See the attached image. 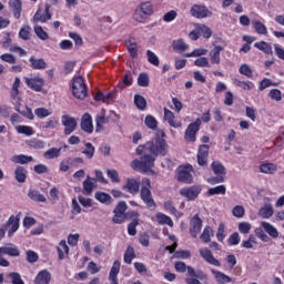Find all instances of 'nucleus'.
<instances>
[{"label":"nucleus","instance_id":"37","mask_svg":"<svg viewBox=\"0 0 284 284\" xmlns=\"http://www.w3.org/2000/svg\"><path fill=\"white\" fill-rule=\"evenodd\" d=\"M262 227L268 236L272 239H278V230H276L270 222H262Z\"/></svg>","mask_w":284,"mask_h":284},{"label":"nucleus","instance_id":"2","mask_svg":"<svg viewBox=\"0 0 284 284\" xmlns=\"http://www.w3.org/2000/svg\"><path fill=\"white\" fill-rule=\"evenodd\" d=\"M174 270L179 274H185V284H203L201 281H207V273L203 270H195L193 266L185 264V262L178 261L174 263Z\"/></svg>","mask_w":284,"mask_h":284},{"label":"nucleus","instance_id":"24","mask_svg":"<svg viewBox=\"0 0 284 284\" xmlns=\"http://www.w3.org/2000/svg\"><path fill=\"white\" fill-rule=\"evenodd\" d=\"M164 121H166L170 128H182L183 123L176 120V115L170 109L164 108Z\"/></svg>","mask_w":284,"mask_h":284},{"label":"nucleus","instance_id":"45","mask_svg":"<svg viewBox=\"0 0 284 284\" xmlns=\"http://www.w3.org/2000/svg\"><path fill=\"white\" fill-rule=\"evenodd\" d=\"M134 258H136L134 247L128 246L124 253V263H126V265H132V261H134Z\"/></svg>","mask_w":284,"mask_h":284},{"label":"nucleus","instance_id":"13","mask_svg":"<svg viewBox=\"0 0 284 284\" xmlns=\"http://www.w3.org/2000/svg\"><path fill=\"white\" fill-rule=\"evenodd\" d=\"M190 13L191 17L195 19H207V17H212V11L203 4H193L190 9Z\"/></svg>","mask_w":284,"mask_h":284},{"label":"nucleus","instance_id":"6","mask_svg":"<svg viewBox=\"0 0 284 284\" xmlns=\"http://www.w3.org/2000/svg\"><path fill=\"white\" fill-rule=\"evenodd\" d=\"M72 94L75 99H80L81 101L88 97V85L85 84L83 77L78 75L73 79Z\"/></svg>","mask_w":284,"mask_h":284},{"label":"nucleus","instance_id":"48","mask_svg":"<svg viewBox=\"0 0 284 284\" xmlns=\"http://www.w3.org/2000/svg\"><path fill=\"white\" fill-rule=\"evenodd\" d=\"M252 23H253V28L257 34H267V27H265V24H263V22H261L258 20H253Z\"/></svg>","mask_w":284,"mask_h":284},{"label":"nucleus","instance_id":"41","mask_svg":"<svg viewBox=\"0 0 284 284\" xmlns=\"http://www.w3.org/2000/svg\"><path fill=\"white\" fill-rule=\"evenodd\" d=\"M212 236H214V230H212L211 226H205L200 239L203 243H212Z\"/></svg>","mask_w":284,"mask_h":284},{"label":"nucleus","instance_id":"60","mask_svg":"<svg viewBox=\"0 0 284 284\" xmlns=\"http://www.w3.org/2000/svg\"><path fill=\"white\" fill-rule=\"evenodd\" d=\"M34 114L36 116H38V119H45L48 116H51L52 112H50V110L45 108H38L34 110Z\"/></svg>","mask_w":284,"mask_h":284},{"label":"nucleus","instance_id":"30","mask_svg":"<svg viewBox=\"0 0 284 284\" xmlns=\"http://www.w3.org/2000/svg\"><path fill=\"white\" fill-rule=\"evenodd\" d=\"M93 190H94V178H90V175H88L87 179L83 181L82 194H84V196H90Z\"/></svg>","mask_w":284,"mask_h":284},{"label":"nucleus","instance_id":"51","mask_svg":"<svg viewBox=\"0 0 284 284\" xmlns=\"http://www.w3.org/2000/svg\"><path fill=\"white\" fill-rule=\"evenodd\" d=\"M240 74H243L247 79H254V71L250 68V64H242L239 69Z\"/></svg>","mask_w":284,"mask_h":284},{"label":"nucleus","instance_id":"46","mask_svg":"<svg viewBox=\"0 0 284 284\" xmlns=\"http://www.w3.org/2000/svg\"><path fill=\"white\" fill-rule=\"evenodd\" d=\"M26 143L28 148H32L33 150H43V148H45V142L39 139H31Z\"/></svg>","mask_w":284,"mask_h":284},{"label":"nucleus","instance_id":"17","mask_svg":"<svg viewBox=\"0 0 284 284\" xmlns=\"http://www.w3.org/2000/svg\"><path fill=\"white\" fill-rule=\"evenodd\" d=\"M200 256L209 265H213L214 267H221V261L214 257L212 251L207 247L200 248Z\"/></svg>","mask_w":284,"mask_h":284},{"label":"nucleus","instance_id":"59","mask_svg":"<svg viewBox=\"0 0 284 284\" xmlns=\"http://www.w3.org/2000/svg\"><path fill=\"white\" fill-rule=\"evenodd\" d=\"M225 236H227L225 233V224L220 223L216 232V239L220 243H223L225 241Z\"/></svg>","mask_w":284,"mask_h":284},{"label":"nucleus","instance_id":"12","mask_svg":"<svg viewBox=\"0 0 284 284\" xmlns=\"http://www.w3.org/2000/svg\"><path fill=\"white\" fill-rule=\"evenodd\" d=\"M141 178H129L126 179L125 184L122 186V190L132 194V196H136V193L141 190Z\"/></svg>","mask_w":284,"mask_h":284},{"label":"nucleus","instance_id":"64","mask_svg":"<svg viewBox=\"0 0 284 284\" xmlns=\"http://www.w3.org/2000/svg\"><path fill=\"white\" fill-rule=\"evenodd\" d=\"M9 278H11L12 284H26V282H23V280L21 278V274L17 272L9 273Z\"/></svg>","mask_w":284,"mask_h":284},{"label":"nucleus","instance_id":"31","mask_svg":"<svg viewBox=\"0 0 284 284\" xmlns=\"http://www.w3.org/2000/svg\"><path fill=\"white\" fill-rule=\"evenodd\" d=\"M221 52H223L222 45H215L210 52L211 63L219 65L221 63Z\"/></svg>","mask_w":284,"mask_h":284},{"label":"nucleus","instance_id":"29","mask_svg":"<svg viewBox=\"0 0 284 284\" xmlns=\"http://www.w3.org/2000/svg\"><path fill=\"white\" fill-rule=\"evenodd\" d=\"M211 273L213 274L217 284L232 283V277H230L229 275H225V273H223L221 271L211 270Z\"/></svg>","mask_w":284,"mask_h":284},{"label":"nucleus","instance_id":"35","mask_svg":"<svg viewBox=\"0 0 284 284\" xmlns=\"http://www.w3.org/2000/svg\"><path fill=\"white\" fill-rule=\"evenodd\" d=\"M211 168L215 176H225V174H227V172L225 171V166L220 161H213Z\"/></svg>","mask_w":284,"mask_h":284},{"label":"nucleus","instance_id":"55","mask_svg":"<svg viewBox=\"0 0 284 284\" xmlns=\"http://www.w3.org/2000/svg\"><path fill=\"white\" fill-rule=\"evenodd\" d=\"M61 154V148H51L44 153V158L52 160V159H59Z\"/></svg>","mask_w":284,"mask_h":284},{"label":"nucleus","instance_id":"9","mask_svg":"<svg viewBox=\"0 0 284 284\" xmlns=\"http://www.w3.org/2000/svg\"><path fill=\"white\" fill-rule=\"evenodd\" d=\"M202 121L197 118L193 123H190L184 133V141L187 143L196 142V134H199V130H201Z\"/></svg>","mask_w":284,"mask_h":284},{"label":"nucleus","instance_id":"8","mask_svg":"<svg viewBox=\"0 0 284 284\" xmlns=\"http://www.w3.org/2000/svg\"><path fill=\"white\" fill-rule=\"evenodd\" d=\"M192 174H194V168L192 166V164L179 166L178 181H180V183H185L186 185H190L194 183V176Z\"/></svg>","mask_w":284,"mask_h":284},{"label":"nucleus","instance_id":"27","mask_svg":"<svg viewBox=\"0 0 284 284\" xmlns=\"http://www.w3.org/2000/svg\"><path fill=\"white\" fill-rule=\"evenodd\" d=\"M22 6L21 0H9V7L13 12L14 19H21Z\"/></svg>","mask_w":284,"mask_h":284},{"label":"nucleus","instance_id":"57","mask_svg":"<svg viewBox=\"0 0 284 284\" xmlns=\"http://www.w3.org/2000/svg\"><path fill=\"white\" fill-rule=\"evenodd\" d=\"M138 85L148 88V85H150V75H148V73H140L138 77Z\"/></svg>","mask_w":284,"mask_h":284},{"label":"nucleus","instance_id":"22","mask_svg":"<svg viewBox=\"0 0 284 284\" xmlns=\"http://www.w3.org/2000/svg\"><path fill=\"white\" fill-rule=\"evenodd\" d=\"M108 123H110V116H108L105 110L102 109L95 116V132H103V130H105L103 125H108Z\"/></svg>","mask_w":284,"mask_h":284},{"label":"nucleus","instance_id":"32","mask_svg":"<svg viewBox=\"0 0 284 284\" xmlns=\"http://www.w3.org/2000/svg\"><path fill=\"white\" fill-rule=\"evenodd\" d=\"M11 161L13 163H18L19 165H26L28 163H32L34 161V158H32V155L19 154V155H13L11 158Z\"/></svg>","mask_w":284,"mask_h":284},{"label":"nucleus","instance_id":"53","mask_svg":"<svg viewBox=\"0 0 284 284\" xmlns=\"http://www.w3.org/2000/svg\"><path fill=\"white\" fill-rule=\"evenodd\" d=\"M144 124L150 130H156L159 128V122L156 121V118H154L153 115H146L144 120Z\"/></svg>","mask_w":284,"mask_h":284},{"label":"nucleus","instance_id":"28","mask_svg":"<svg viewBox=\"0 0 284 284\" xmlns=\"http://www.w3.org/2000/svg\"><path fill=\"white\" fill-rule=\"evenodd\" d=\"M29 63L32 70H45V68H48V62H45L43 58L37 59L31 57Z\"/></svg>","mask_w":284,"mask_h":284},{"label":"nucleus","instance_id":"25","mask_svg":"<svg viewBox=\"0 0 284 284\" xmlns=\"http://www.w3.org/2000/svg\"><path fill=\"white\" fill-rule=\"evenodd\" d=\"M119 272H121V262L116 260L113 262V265L109 273V280L111 281V284H119Z\"/></svg>","mask_w":284,"mask_h":284},{"label":"nucleus","instance_id":"34","mask_svg":"<svg viewBox=\"0 0 284 284\" xmlns=\"http://www.w3.org/2000/svg\"><path fill=\"white\" fill-rule=\"evenodd\" d=\"M277 170L276 164L272 162H265L260 165V172H262V174H274Z\"/></svg>","mask_w":284,"mask_h":284},{"label":"nucleus","instance_id":"20","mask_svg":"<svg viewBox=\"0 0 284 284\" xmlns=\"http://www.w3.org/2000/svg\"><path fill=\"white\" fill-rule=\"evenodd\" d=\"M52 19V13H50V4H45L44 14L41 13V9H38L33 16V23H47Z\"/></svg>","mask_w":284,"mask_h":284},{"label":"nucleus","instance_id":"63","mask_svg":"<svg viewBox=\"0 0 284 284\" xmlns=\"http://www.w3.org/2000/svg\"><path fill=\"white\" fill-rule=\"evenodd\" d=\"M146 55H148L149 63H151L152 65L159 67L160 61L155 52L148 50Z\"/></svg>","mask_w":284,"mask_h":284},{"label":"nucleus","instance_id":"52","mask_svg":"<svg viewBox=\"0 0 284 284\" xmlns=\"http://www.w3.org/2000/svg\"><path fill=\"white\" fill-rule=\"evenodd\" d=\"M34 33L37 34L38 39H40L41 41H48L50 39V36L48 34V32H45L43 30V27L41 26H36L33 28Z\"/></svg>","mask_w":284,"mask_h":284},{"label":"nucleus","instance_id":"14","mask_svg":"<svg viewBox=\"0 0 284 284\" xmlns=\"http://www.w3.org/2000/svg\"><path fill=\"white\" fill-rule=\"evenodd\" d=\"M83 165V158H65L60 162V172H68L70 168H79Z\"/></svg>","mask_w":284,"mask_h":284},{"label":"nucleus","instance_id":"61","mask_svg":"<svg viewBox=\"0 0 284 284\" xmlns=\"http://www.w3.org/2000/svg\"><path fill=\"white\" fill-rule=\"evenodd\" d=\"M94 145L90 142L85 143V149L82 151V154H84L87 159H92L94 156Z\"/></svg>","mask_w":284,"mask_h":284},{"label":"nucleus","instance_id":"62","mask_svg":"<svg viewBox=\"0 0 284 284\" xmlns=\"http://www.w3.org/2000/svg\"><path fill=\"white\" fill-rule=\"evenodd\" d=\"M227 243L231 247L234 245H239V243H241V235H239V232L232 233L229 236Z\"/></svg>","mask_w":284,"mask_h":284},{"label":"nucleus","instance_id":"23","mask_svg":"<svg viewBox=\"0 0 284 284\" xmlns=\"http://www.w3.org/2000/svg\"><path fill=\"white\" fill-rule=\"evenodd\" d=\"M19 221H21V217L19 215H11L9 220L6 222L4 227L8 231V236H14V233L19 230Z\"/></svg>","mask_w":284,"mask_h":284},{"label":"nucleus","instance_id":"43","mask_svg":"<svg viewBox=\"0 0 284 284\" xmlns=\"http://www.w3.org/2000/svg\"><path fill=\"white\" fill-rule=\"evenodd\" d=\"M187 48H190V45H187L185 43V41H183V39H178L173 41V50L174 52H185V50H187Z\"/></svg>","mask_w":284,"mask_h":284},{"label":"nucleus","instance_id":"44","mask_svg":"<svg viewBox=\"0 0 284 284\" xmlns=\"http://www.w3.org/2000/svg\"><path fill=\"white\" fill-rule=\"evenodd\" d=\"M134 104L138 108V110H145L148 108V101L141 94L134 95Z\"/></svg>","mask_w":284,"mask_h":284},{"label":"nucleus","instance_id":"42","mask_svg":"<svg viewBox=\"0 0 284 284\" xmlns=\"http://www.w3.org/2000/svg\"><path fill=\"white\" fill-rule=\"evenodd\" d=\"M28 196L31 201H37V203H45L47 201L45 195L39 193L37 190H29Z\"/></svg>","mask_w":284,"mask_h":284},{"label":"nucleus","instance_id":"18","mask_svg":"<svg viewBox=\"0 0 284 284\" xmlns=\"http://www.w3.org/2000/svg\"><path fill=\"white\" fill-rule=\"evenodd\" d=\"M129 219L132 221L128 224V234L129 236H136V226L139 225V216H141L138 211H129Z\"/></svg>","mask_w":284,"mask_h":284},{"label":"nucleus","instance_id":"1","mask_svg":"<svg viewBox=\"0 0 284 284\" xmlns=\"http://www.w3.org/2000/svg\"><path fill=\"white\" fill-rule=\"evenodd\" d=\"M169 150L170 145H168V141H165V132L159 131L153 139L136 148L135 154L140 156V159H134L130 166L134 172L148 174V172H152L156 158L168 156Z\"/></svg>","mask_w":284,"mask_h":284},{"label":"nucleus","instance_id":"58","mask_svg":"<svg viewBox=\"0 0 284 284\" xmlns=\"http://www.w3.org/2000/svg\"><path fill=\"white\" fill-rule=\"evenodd\" d=\"M235 84L237 88H242V90H254V84L252 81H241L239 79H235Z\"/></svg>","mask_w":284,"mask_h":284},{"label":"nucleus","instance_id":"38","mask_svg":"<svg viewBox=\"0 0 284 284\" xmlns=\"http://www.w3.org/2000/svg\"><path fill=\"white\" fill-rule=\"evenodd\" d=\"M14 176L18 183H26V179H28V171L23 166H18L16 168Z\"/></svg>","mask_w":284,"mask_h":284},{"label":"nucleus","instance_id":"56","mask_svg":"<svg viewBox=\"0 0 284 284\" xmlns=\"http://www.w3.org/2000/svg\"><path fill=\"white\" fill-rule=\"evenodd\" d=\"M18 134H24L26 136H32L34 134V129L28 125H19L17 126Z\"/></svg>","mask_w":284,"mask_h":284},{"label":"nucleus","instance_id":"40","mask_svg":"<svg viewBox=\"0 0 284 284\" xmlns=\"http://www.w3.org/2000/svg\"><path fill=\"white\" fill-rule=\"evenodd\" d=\"M156 220L160 225H169V227H174V222L172 221V217L163 213H158Z\"/></svg>","mask_w":284,"mask_h":284},{"label":"nucleus","instance_id":"4","mask_svg":"<svg viewBox=\"0 0 284 284\" xmlns=\"http://www.w3.org/2000/svg\"><path fill=\"white\" fill-rule=\"evenodd\" d=\"M154 14V7L152 6V2H142L134 11L133 19L138 23H145L150 17Z\"/></svg>","mask_w":284,"mask_h":284},{"label":"nucleus","instance_id":"15","mask_svg":"<svg viewBox=\"0 0 284 284\" xmlns=\"http://www.w3.org/2000/svg\"><path fill=\"white\" fill-rule=\"evenodd\" d=\"M61 123L64 126L63 132H64L65 136H70V134H72V132H74L77 130V125H79V123L77 122V119H74L70 115H62Z\"/></svg>","mask_w":284,"mask_h":284},{"label":"nucleus","instance_id":"21","mask_svg":"<svg viewBox=\"0 0 284 284\" xmlns=\"http://www.w3.org/2000/svg\"><path fill=\"white\" fill-rule=\"evenodd\" d=\"M80 128L87 134H92L94 132V124L92 123V115L90 113H84L81 118Z\"/></svg>","mask_w":284,"mask_h":284},{"label":"nucleus","instance_id":"11","mask_svg":"<svg viewBox=\"0 0 284 284\" xmlns=\"http://www.w3.org/2000/svg\"><path fill=\"white\" fill-rule=\"evenodd\" d=\"M201 192H203V187H201V185H192L180 190L181 196L186 199V201H196Z\"/></svg>","mask_w":284,"mask_h":284},{"label":"nucleus","instance_id":"16","mask_svg":"<svg viewBox=\"0 0 284 284\" xmlns=\"http://www.w3.org/2000/svg\"><path fill=\"white\" fill-rule=\"evenodd\" d=\"M201 230H203V220L196 213L190 221L189 232L193 239H196L201 234Z\"/></svg>","mask_w":284,"mask_h":284},{"label":"nucleus","instance_id":"3","mask_svg":"<svg viewBox=\"0 0 284 284\" xmlns=\"http://www.w3.org/2000/svg\"><path fill=\"white\" fill-rule=\"evenodd\" d=\"M140 199L149 210H156V202L152 196V181L143 178L140 187Z\"/></svg>","mask_w":284,"mask_h":284},{"label":"nucleus","instance_id":"10","mask_svg":"<svg viewBox=\"0 0 284 284\" xmlns=\"http://www.w3.org/2000/svg\"><path fill=\"white\" fill-rule=\"evenodd\" d=\"M24 84L29 90L33 92H42L43 85H45V80L43 78L36 75V77H24L23 78Z\"/></svg>","mask_w":284,"mask_h":284},{"label":"nucleus","instance_id":"5","mask_svg":"<svg viewBox=\"0 0 284 284\" xmlns=\"http://www.w3.org/2000/svg\"><path fill=\"white\" fill-rule=\"evenodd\" d=\"M12 256V257H17V256H21V252L19 251V247H17V245L10 243L7 246H1L0 247V267H10V262L6 258H3V256Z\"/></svg>","mask_w":284,"mask_h":284},{"label":"nucleus","instance_id":"50","mask_svg":"<svg viewBox=\"0 0 284 284\" xmlns=\"http://www.w3.org/2000/svg\"><path fill=\"white\" fill-rule=\"evenodd\" d=\"M274 215V209L272 207V204H268L260 210V216L262 219H272Z\"/></svg>","mask_w":284,"mask_h":284},{"label":"nucleus","instance_id":"54","mask_svg":"<svg viewBox=\"0 0 284 284\" xmlns=\"http://www.w3.org/2000/svg\"><path fill=\"white\" fill-rule=\"evenodd\" d=\"M225 192H227V189L223 184L207 190L209 196H215L216 194H225Z\"/></svg>","mask_w":284,"mask_h":284},{"label":"nucleus","instance_id":"47","mask_svg":"<svg viewBox=\"0 0 284 284\" xmlns=\"http://www.w3.org/2000/svg\"><path fill=\"white\" fill-rule=\"evenodd\" d=\"M30 26H23L19 31V38L22 39V41H30L32 38V33H30Z\"/></svg>","mask_w":284,"mask_h":284},{"label":"nucleus","instance_id":"33","mask_svg":"<svg viewBox=\"0 0 284 284\" xmlns=\"http://www.w3.org/2000/svg\"><path fill=\"white\" fill-rule=\"evenodd\" d=\"M254 48L260 50V52H263L264 54L272 55L274 54V51L272 50V45L267 43L266 41H260L254 43Z\"/></svg>","mask_w":284,"mask_h":284},{"label":"nucleus","instance_id":"39","mask_svg":"<svg viewBox=\"0 0 284 284\" xmlns=\"http://www.w3.org/2000/svg\"><path fill=\"white\" fill-rule=\"evenodd\" d=\"M57 250H58V256L60 261H63V258H65V254L70 252V247H68V243L64 240H62L59 243Z\"/></svg>","mask_w":284,"mask_h":284},{"label":"nucleus","instance_id":"26","mask_svg":"<svg viewBox=\"0 0 284 284\" xmlns=\"http://www.w3.org/2000/svg\"><path fill=\"white\" fill-rule=\"evenodd\" d=\"M50 281H52V274H50V271L42 270L36 276L34 283L36 284H50Z\"/></svg>","mask_w":284,"mask_h":284},{"label":"nucleus","instance_id":"49","mask_svg":"<svg viewBox=\"0 0 284 284\" xmlns=\"http://www.w3.org/2000/svg\"><path fill=\"white\" fill-rule=\"evenodd\" d=\"M95 199L100 203H106V205H110V203H112V196H110V194H108L105 192H97Z\"/></svg>","mask_w":284,"mask_h":284},{"label":"nucleus","instance_id":"19","mask_svg":"<svg viewBox=\"0 0 284 284\" xmlns=\"http://www.w3.org/2000/svg\"><path fill=\"white\" fill-rule=\"evenodd\" d=\"M197 164L202 168L207 165V159H210V145L202 144L197 149Z\"/></svg>","mask_w":284,"mask_h":284},{"label":"nucleus","instance_id":"36","mask_svg":"<svg viewBox=\"0 0 284 284\" xmlns=\"http://www.w3.org/2000/svg\"><path fill=\"white\" fill-rule=\"evenodd\" d=\"M40 128L41 130H57L59 128V119L51 118L45 122H41Z\"/></svg>","mask_w":284,"mask_h":284},{"label":"nucleus","instance_id":"7","mask_svg":"<svg viewBox=\"0 0 284 284\" xmlns=\"http://www.w3.org/2000/svg\"><path fill=\"white\" fill-rule=\"evenodd\" d=\"M125 212H128V203H125V201H120L113 210L114 215L112 217V223H115V225L125 223V221L130 219Z\"/></svg>","mask_w":284,"mask_h":284}]
</instances>
